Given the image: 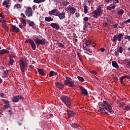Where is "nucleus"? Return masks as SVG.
I'll return each mask as SVG.
<instances>
[{
    "instance_id": "1",
    "label": "nucleus",
    "mask_w": 130,
    "mask_h": 130,
    "mask_svg": "<svg viewBox=\"0 0 130 130\" xmlns=\"http://www.w3.org/2000/svg\"><path fill=\"white\" fill-rule=\"evenodd\" d=\"M98 110L101 113H108V112L111 114L114 113V111L112 109V107L106 101H104L103 104L99 106Z\"/></svg>"
},
{
    "instance_id": "2",
    "label": "nucleus",
    "mask_w": 130,
    "mask_h": 130,
    "mask_svg": "<svg viewBox=\"0 0 130 130\" xmlns=\"http://www.w3.org/2000/svg\"><path fill=\"white\" fill-rule=\"evenodd\" d=\"M60 100L64 103V104H65L68 108H71L72 106V101H71V99H70L69 96L62 95L60 96Z\"/></svg>"
},
{
    "instance_id": "3",
    "label": "nucleus",
    "mask_w": 130,
    "mask_h": 130,
    "mask_svg": "<svg viewBox=\"0 0 130 130\" xmlns=\"http://www.w3.org/2000/svg\"><path fill=\"white\" fill-rule=\"evenodd\" d=\"M20 68L22 73H25V70L28 69V64L26 60H20L19 61Z\"/></svg>"
},
{
    "instance_id": "4",
    "label": "nucleus",
    "mask_w": 130,
    "mask_h": 130,
    "mask_svg": "<svg viewBox=\"0 0 130 130\" xmlns=\"http://www.w3.org/2000/svg\"><path fill=\"white\" fill-rule=\"evenodd\" d=\"M66 80H64V85L72 87V88L75 87V83H74V81H72V78L71 77H66Z\"/></svg>"
},
{
    "instance_id": "5",
    "label": "nucleus",
    "mask_w": 130,
    "mask_h": 130,
    "mask_svg": "<svg viewBox=\"0 0 130 130\" xmlns=\"http://www.w3.org/2000/svg\"><path fill=\"white\" fill-rule=\"evenodd\" d=\"M34 41L37 46H39L40 45H44L46 44V41L45 40V39H43L41 40L38 38H36L35 39H34Z\"/></svg>"
},
{
    "instance_id": "6",
    "label": "nucleus",
    "mask_w": 130,
    "mask_h": 130,
    "mask_svg": "<svg viewBox=\"0 0 130 130\" xmlns=\"http://www.w3.org/2000/svg\"><path fill=\"white\" fill-rule=\"evenodd\" d=\"M102 15V10H101V7H99L98 9L92 12V16L93 18H97Z\"/></svg>"
},
{
    "instance_id": "7",
    "label": "nucleus",
    "mask_w": 130,
    "mask_h": 130,
    "mask_svg": "<svg viewBox=\"0 0 130 130\" xmlns=\"http://www.w3.org/2000/svg\"><path fill=\"white\" fill-rule=\"evenodd\" d=\"M25 43H29L30 44L31 47L33 50H35L36 49V45L35 44V42L31 39H28L26 40L25 41Z\"/></svg>"
},
{
    "instance_id": "8",
    "label": "nucleus",
    "mask_w": 130,
    "mask_h": 130,
    "mask_svg": "<svg viewBox=\"0 0 130 130\" xmlns=\"http://www.w3.org/2000/svg\"><path fill=\"white\" fill-rule=\"evenodd\" d=\"M123 37V35H122V34H119L118 35H114L113 37V40H112V41L113 42H115V43H116V41L117 40L118 41H121V39Z\"/></svg>"
},
{
    "instance_id": "9",
    "label": "nucleus",
    "mask_w": 130,
    "mask_h": 130,
    "mask_svg": "<svg viewBox=\"0 0 130 130\" xmlns=\"http://www.w3.org/2000/svg\"><path fill=\"white\" fill-rule=\"evenodd\" d=\"M25 14L28 18L32 17V16H33L32 8H31V7H28L25 11Z\"/></svg>"
},
{
    "instance_id": "10",
    "label": "nucleus",
    "mask_w": 130,
    "mask_h": 130,
    "mask_svg": "<svg viewBox=\"0 0 130 130\" xmlns=\"http://www.w3.org/2000/svg\"><path fill=\"white\" fill-rule=\"evenodd\" d=\"M67 12H69L70 14H73L76 13L77 9H75L74 7H72V6L69 5L66 10Z\"/></svg>"
},
{
    "instance_id": "11",
    "label": "nucleus",
    "mask_w": 130,
    "mask_h": 130,
    "mask_svg": "<svg viewBox=\"0 0 130 130\" xmlns=\"http://www.w3.org/2000/svg\"><path fill=\"white\" fill-rule=\"evenodd\" d=\"M20 99H21V100H23L24 98L20 95H16L12 98V101L13 103H17V102H19V100H20Z\"/></svg>"
},
{
    "instance_id": "12",
    "label": "nucleus",
    "mask_w": 130,
    "mask_h": 130,
    "mask_svg": "<svg viewBox=\"0 0 130 130\" xmlns=\"http://www.w3.org/2000/svg\"><path fill=\"white\" fill-rule=\"evenodd\" d=\"M56 17H58L60 20L64 19L66 18V13L60 12L59 11H58L57 14L56 15Z\"/></svg>"
},
{
    "instance_id": "13",
    "label": "nucleus",
    "mask_w": 130,
    "mask_h": 130,
    "mask_svg": "<svg viewBox=\"0 0 130 130\" xmlns=\"http://www.w3.org/2000/svg\"><path fill=\"white\" fill-rule=\"evenodd\" d=\"M79 88L80 90H81V93L83 94V95H84V96L88 95V91H87V89L82 86H79Z\"/></svg>"
},
{
    "instance_id": "14",
    "label": "nucleus",
    "mask_w": 130,
    "mask_h": 130,
    "mask_svg": "<svg viewBox=\"0 0 130 130\" xmlns=\"http://www.w3.org/2000/svg\"><path fill=\"white\" fill-rule=\"evenodd\" d=\"M58 13V10L56 9H54L49 12V15H50V16H55L56 17V15H57Z\"/></svg>"
},
{
    "instance_id": "15",
    "label": "nucleus",
    "mask_w": 130,
    "mask_h": 130,
    "mask_svg": "<svg viewBox=\"0 0 130 130\" xmlns=\"http://www.w3.org/2000/svg\"><path fill=\"white\" fill-rule=\"evenodd\" d=\"M55 86L56 87L59 89V90H62V89H63L64 87V84H62L58 82L55 83Z\"/></svg>"
},
{
    "instance_id": "16",
    "label": "nucleus",
    "mask_w": 130,
    "mask_h": 130,
    "mask_svg": "<svg viewBox=\"0 0 130 130\" xmlns=\"http://www.w3.org/2000/svg\"><path fill=\"white\" fill-rule=\"evenodd\" d=\"M115 7H116V4H114V3L110 5L109 6L107 7V10L108 11H111V10H114L115 9Z\"/></svg>"
},
{
    "instance_id": "17",
    "label": "nucleus",
    "mask_w": 130,
    "mask_h": 130,
    "mask_svg": "<svg viewBox=\"0 0 130 130\" xmlns=\"http://www.w3.org/2000/svg\"><path fill=\"white\" fill-rule=\"evenodd\" d=\"M50 26L52 27V28L56 29V30H59V24H57L55 23H52L50 24Z\"/></svg>"
},
{
    "instance_id": "18",
    "label": "nucleus",
    "mask_w": 130,
    "mask_h": 130,
    "mask_svg": "<svg viewBox=\"0 0 130 130\" xmlns=\"http://www.w3.org/2000/svg\"><path fill=\"white\" fill-rule=\"evenodd\" d=\"M11 29L12 31H13V32H15V33H18V32H20V29L16 25H12Z\"/></svg>"
},
{
    "instance_id": "19",
    "label": "nucleus",
    "mask_w": 130,
    "mask_h": 130,
    "mask_svg": "<svg viewBox=\"0 0 130 130\" xmlns=\"http://www.w3.org/2000/svg\"><path fill=\"white\" fill-rule=\"evenodd\" d=\"M67 113L69 118H71V117H73V116H75V113L71 110H67Z\"/></svg>"
},
{
    "instance_id": "20",
    "label": "nucleus",
    "mask_w": 130,
    "mask_h": 130,
    "mask_svg": "<svg viewBox=\"0 0 130 130\" xmlns=\"http://www.w3.org/2000/svg\"><path fill=\"white\" fill-rule=\"evenodd\" d=\"M10 73V70H7L6 71H5L3 74V78H8V75H9V73Z\"/></svg>"
},
{
    "instance_id": "21",
    "label": "nucleus",
    "mask_w": 130,
    "mask_h": 130,
    "mask_svg": "<svg viewBox=\"0 0 130 130\" xmlns=\"http://www.w3.org/2000/svg\"><path fill=\"white\" fill-rule=\"evenodd\" d=\"M91 46H84L83 48L84 50H86V51H88L90 53H92V50L90 48Z\"/></svg>"
},
{
    "instance_id": "22",
    "label": "nucleus",
    "mask_w": 130,
    "mask_h": 130,
    "mask_svg": "<svg viewBox=\"0 0 130 130\" xmlns=\"http://www.w3.org/2000/svg\"><path fill=\"white\" fill-rule=\"evenodd\" d=\"M112 64L113 68H115V69H119V66H118V64L116 61H113L112 62Z\"/></svg>"
},
{
    "instance_id": "23",
    "label": "nucleus",
    "mask_w": 130,
    "mask_h": 130,
    "mask_svg": "<svg viewBox=\"0 0 130 130\" xmlns=\"http://www.w3.org/2000/svg\"><path fill=\"white\" fill-rule=\"evenodd\" d=\"M56 75H57V73L53 71H51L49 73V77H50V78H51V77H53V76H55Z\"/></svg>"
},
{
    "instance_id": "24",
    "label": "nucleus",
    "mask_w": 130,
    "mask_h": 130,
    "mask_svg": "<svg viewBox=\"0 0 130 130\" xmlns=\"http://www.w3.org/2000/svg\"><path fill=\"white\" fill-rule=\"evenodd\" d=\"M9 52V51L6 49H3L0 50V55H4L5 53H8Z\"/></svg>"
},
{
    "instance_id": "25",
    "label": "nucleus",
    "mask_w": 130,
    "mask_h": 130,
    "mask_svg": "<svg viewBox=\"0 0 130 130\" xmlns=\"http://www.w3.org/2000/svg\"><path fill=\"white\" fill-rule=\"evenodd\" d=\"M84 14H87L88 13V6H87V4L84 3Z\"/></svg>"
},
{
    "instance_id": "26",
    "label": "nucleus",
    "mask_w": 130,
    "mask_h": 130,
    "mask_svg": "<svg viewBox=\"0 0 130 130\" xmlns=\"http://www.w3.org/2000/svg\"><path fill=\"white\" fill-rule=\"evenodd\" d=\"M45 20L46 22H51L52 21H53V18H51V17H46L45 18Z\"/></svg>"
},
{
    "instance_id": "27",
    "label": "nucleus",
    "mask_w": 130,
    "mask_h": 130,
    "mask_svg": "<svg viewBox=\"0 0 130 130\" xmlns=\"http://www.w3.org/2000/svg\"><path fill=\"white\" fill-rule=\"evenodd\" d=\"M91 43H92V41L89 40H86L85 42L86 46H91Z\"/></svg>"
},
{
    "instance_id": "28",
    "label": "nucleus",
    "mask_w": 130,
    "mask_h": 130,
    "mask_svg": "<svg viewBox=\"0 0 130 130\" xmlns=\"http://www.w3.org/2000/svg\"><path fill=\"white\" fill-rule=\"evenodd\" d=\"M38 72L39 75H41V76H44L45 74H44V71H43V69H38Z\"/></svg>"
},
{
    "instance_id": "29",
    "label": "nucleus",
    "mask_w": 130,
    "mask_h": 130,
    "mask_svg": "<svg viewBox=\"0 0 130 130\" xmlns=\"http://www.w3.org/2000/svg\"><path fill=\"white\" fill-rule=\"evenodd\" d=\"M9 62L10 66H13V64L14 63V62H15V60H14V59H13V57L12 56L10 57V60Z\"/></svg>"
},
{
    "instance_id": "30",
    "label": "nucleus",
    "mask_w": 130,
    "mask_h": 130,
    "mask_svg": "<svg viewBox=\"0 0 130 130\" xmlns=\"http://www.w3.org/2000/svg\"><path fill=\"white\" fill-rule=\"evenodd\" d=\"M124 13V11L122 9H120L119 11H118L117 14L118 16H120L122 15Z\"/></svg>"
},
{
    "instance_id": "31",
    "label": "nucleus",
    "mask_w": 130,
    "mask_h": 130,
    "mask_svg": "<svg viewBox=\"0 0 130 130\" xmlns=\"http://www.w3.org/2000/svg\"><path fill=\"white\" fill-rule=\"evenodd\" d=\"M16 9H17L18 10H19V9H21V5L19 4H16L14 7V10Z\"/></svg>"
},
{
    "instance_id": "32",
    "label": "nucleus",
    "mask_w": 130,
    "mask_h": 130,
    "mask_svg": "<svg viewBox=\"0 0 130 130\" xmlns=\"http://www.w3.org/2000/svg\"><path fill=\"white\" fill-rule=\"evenodd\" d=\"M44 2H45V0H34V3H36V4H40Z\"/></svg>"
},
{
    "instance_id": "33",
    "label": "nucleus",
    "mask_w": 130,
    "mask_h": 130,
    "mask_svg": "<svg viewBox=\"0 0 130 130\" xmlns=\"http://www.w3.org/2000/svg\"><path fill=\"white\" fill-rule=\"evenodd\" d=\"M10 104H6V105H5L4 106H3V109L4 110H6V109H9V108H10Z\"/></svg>"
},
{
    "instance_id": "34",
    "label": "nucleus",
    "mask_w": 130,
    "mask_h": 130,
    "mask_svg": "<svg viewBox=\"0 0 130 130\" xmlns=\"http://www.w3.org/2000/svg\"><path fill=\"white\" fill-rule=\"evenodd\" d=\"M21 22L23 25V26L26 27V25H27V23L26 22V19L22 18Z\"/></svg>"
},
{
    "instance_id": "35",
    "label": "nucleus",
    "mask_w": 130,
    "mask_h": 130,
    "mask_svg": "<svg viewBox=\"0 0 130 130\" xmlns=\"http://www.w3.org/2000/svg\"><path fill=\"white\" fill-rule=\"evenodd\" d=\"M118 104H119V107H123L124 105H125V103L122 102H119Z\"/></svg>"
},
{
    "instance_id": "36",
    "label": "nucleus",
    "mask_w": 130,
    "mask_h": 130,
    "mask_svg": "<svg viewBox=\"0 0 130 130\" xmlns=\"http://www.w3.org/2000/svg\"><path fill=\"white\" fill-rule=\"evenodd\" d=\"M57 44H58L59 47H61V48H64V45L62 43H57Z\"/></svg>"
},
{
    "instance_id": "37",
    "label": "nucleus",
    "mask_w": 130,
    "mask_h": 130,
    "mask_svg": "<svg viewBox=\"0 0 130 130\" xmlns=\"http://www.w3.org/2000/svg\"><path fill=\"white\" fill-rule=\"evenodd\" d=\"M77 79L80 81V82H84L85 80L84 79V78L80 76L77 77Z\"/></svg>"
},
{
    "instance_id": "38",
    "label": "nucleus",
    "mask_w": 130,
    "mask_h": 130,
    "mask_svg": "<svg viewBox=\"0 0 130 130\" xmlns=\"http://www.w3.org/2000/svg\"><path fill=\"white\" fill-rule=\"evenodd\" d=\"M1 101L4 102L5 104H10V102L8 101L7 100L1 99Z\"/></svg>"
},
{
    "instance_id": "39",
    "label": "nucleus",
    "mask_w": 130,
    "mask_h": 130,
    "mask_svg": "<svg viewBox=\"0 0 130 130\" xmlns=\"http://www.w3.org/2000/svg\"><path fill=\"white\" fill-rule=\"evenodd\" d=\"M111 2H112V3H113V4H114L115 5L119 3V1H118V0H111Z\"/></svg>"
},
{
    "instance_id": "40",
    "label": "nucleus",
    "mask_w": 130,
    "mask_h": 130,
    "mask_svg": "<svg viewBox=\"0 0 130 130\" xmlns=\"http://www.w3.org/2000/svg\"><path fill=\"white\" fill-rule=\"evenodd\" d=\"M118 51L120 53H122V51H123L122 47H119V49H118Z\"/></svg>"
},
{
    "instance_id": "41",
    "label": "nucleus",
    "mask_w": 130,
    "mask_h": 130,
    "mask_svg": "<svg viewBox=\"0 0 130 130\" xmlns=\"http://www.w3.org/2000/svg\"><path fill=\"white\" fill-rule=\"evenodd\" d=\"M28 25L30 27H33V26H35V23H34L33 21H31L30 22H29Z\"/></svg>"
},
{
    "instance_id": "42",
    "label": "nucleus",
    "mask_w": 130,
    "mask_h": 130,
    "mask_svg": "<svg viewBox=\"0 0 130 130\" xmlns=\"http://www.w3.org/2000/svg\"><path fill=\"white\" fill-rule=\"evenodd\" d=\"M124 79V77L123 76H122L120 79V83L121 84H123V79Z\"/></svg>"
},
{
    "instance_id": "43",
    "label": "nucleus",
    "mask_w": 130,
    "mask_h": 130,
    "mask_svg": "<svg viewBox=\"0 0 130 130\" xmlns=\"http://www.w3.org/2000/svg\"><path fill=\"white\" fill-rule=\"evenodd\" d=\"M72 127L74 128H77V127H79V125H78L77 123L74 124L72 125Z\"/></svg>"
},
{
    "instance_id": "44",
    "label": "nucleus",
    "mask_w": 130,
    "mask_h": 130,
    "mask_svg": "<svg viewBox=\"0 0 130 130\" xmlns=\"http://www.w3.org/2000/svg\"><path fill=\"white\" fill-rule=\"evenodd\" d=\"M3 27L4 28V29H8V25H7V23L5 22V23H3Z\"/></svg>"
},
{
    "instance_id": "45",
    "label": "nucleus",
    "mask_w": 130,
    "mask_h": 130,
    "mask_svg": "<svg viewBox=\"0 0 130 130\" xmlns=\"http://www.w3.org/2000/svg\"><path fill=\"white\" fill-rule=\"evenodd\" d=\"M69 5H70V2H69L63 3V6H64V7H67V6H69Z\"/></svg>"
},
{
    "instance_id": "46",
    "label": "nucleus",
    "mask_w": 130,
    "mask_h": 130,
    "mask_svg": "<svg viewBox=\"0 0 130 130\" xmlns=\"http://www.w3.org/2000/svg\"><path fill=\"white\" fill-rule=\"evenodd\" d=\"M91 74H93V75H97V71L94 70L90 71Z\"/></svg>"
},
{
    "instance_id": "47",
    "label": "nucleus",
    "mask_w": 130,
    "mask_h": 130,
    "mask_svg": "<svg viewBox=\"0 0 130 130\" xmlns=\"http://www.w3.org/2000/svg\"><path fill=\"white\" fill-rule=\"evenodd\" d=\"M5 95L4 94V93L1 92L0 93V97H2V98H5Z\"/></svg>"
},
{
    "instance_id": "48",
    "label": "nucleus",
    "mask_w": 130,
    "mask_h": 130,
    "mask_svg": "<svg viewBox=\"0 0 130 130\" xmlns=\"http://www.w3.org/2000/svg\"><path fill=\"white\" fill-rule=\"evenodd\" d=\"M129 109H130L129 106H127L125 107V109H124L125 110H127H127H129Z\"/></svg>"
},
{
    "instance_id": "49",
    "label": "nucleus",
    "mask_w": 130,
    "mask_h": 130,
    "mask_svg": "<svg viewBox=\"0 0 130 130\" xmlns=\"http://www.w3.org/2000/svg\"><path fill=\"white\" fill-rule=\"evenodd\" d=\"M83 20L85 21V22H87L88 20H89V18H88V17H85L83 18Z\"/></svg>"
},
{
    "instance_id": "50",
    "label": "nucleus",
    "mask_w": 130,
    "mask_h": 130,
    "mask_svg": "<svg viewBox=\"0 0 130 130\" xmlns=\"http://www.w3.org/2000/svg\"><path fill=\"white\" fill-rule=\"evenodd\" d=\"M3 6H6L7 5H8V2H7V1H4L3 3Z\"/></svg>"
},
{
    "instance_id": "51",
    "label": "nucleus",
    "mask_w": 130,
    "mask_h": 130,
    "mask_svg": "<svg viewBox=\"0 0 130 130\" xmlns=\"http://www.w3.org/2000/svg\"><path fill=\"white\" fill-rule=\"evenodd\" d=\"M123 76L124 79H130V76H129L128 75H124Z\"/></svg>"
},
{
    "instance_id": "52",
    "label": "nucleus",
    "mask_w": 130,
    "mask_h": 130,
    "mask_svg": "<svg viewBox=\"0 0 130 130\" xmlns=\"http://www.w3.org/2000/svg\"><path fill=\"white\" fill-rule=\"evenodd\" d=\"M108 25H109V24L107 22H105L104 24H103V25L105 26V27H107V26H108Z\"/></svg>"
},
{
    "instance_id": "53",
    "label": "nucleus",
    "mask_w": 130,
    "mask_h": 130,
    "mask_svg": "<svg viewBox=\"0 0 130 130\" xmlns=\"http://www.w3.org/2000/svg\"><path fill=\"white\" fill-rule=\"evenodd\" d=\"M8 111L9 112L10 115H12V114H13V110H9Z\"/></svg>"
},
{
    "instance_id": "54",
    "label": "nucleus",
    "mask_w": 130,
    "mask_h": 130,
    "mask_svg": "<svg viewBox=\"0 0 130 130\" xmlns=\"http://www.w3.org/2000/svg\"><path fill=\"white\" fill-rule=\"evenodd\" d=\"M21 17H22V18H26V16H25V14H24L23 13H21L20 14Z\"/></svg>"
},
{
    "instance_id": "55",
    "label": "nucleus",
    "mask_w": 130,
    "mask_h": 130,
    "mask_svg": "<svg viewBox=\"0 0 130 130\" xmlns=\"http://www.w3.org/2000/svg\"><path fill=\"white\" fill-rule=\"evenodd\" d=\"M101 51L102 52H104V51H105V49H104V48H102L101 49Z\"/></svg>"
},
{
    "instance_id": "56",
    "label": "nucleus",
    "mask_w": 130,
    "mask_h": 130,
    "mask_svg": "<svg viewBox=\"0 0 130 130\" xmlns=\"http://www.w3.org/2000/svg\"><path fill=\"white\" fill-rule=\"evenodd\" d=\"M84 24H86V25H88L89 26H91V23L87 22H85Z\"/></svg>"
},
{
    "instance_id": "57",
    "label": "nucleus",
    "mask_w": 130,
    "mask_h": 130,
    "mask_svg": "<svg viewBox=\"0 0 130 130\" xmlns=\"http://www.w3.org/2000/svg\"><path fill=\"white\" fill-rule=\"evenodd\" d=\"M1 23L3 24L4 23H6V22L5 21V20H1Z\"/></svg>"
},
{
    "instance_id": "58",
    "label": "nucleus",
    "mask_w": 130,
    "mask_h": 130,
    "mask_svg": "<svg viewBox=\"0 0 130 130\" xmlns=\"http://www.w3.org/2000/svg\"><path fill=\"white\" fill-rule=\"evenodd\" d=\"M117 26H118V24H116L114 25V28H117Z\"/></svg>"
},
{
    "instance_id": "59",
    "label": "nucleus",
    "mask_w": 130,
    "mask_h": 130,
    "mask_svg": "<svg viewBox=\"0 0 130 130\" xmlns=\"http://www.w3.org/2000/svg\"><path fill=\"white\" fill-rule=\"evenodd\" d=\"M0 17L1 18H2V19H4V15H3V14L0 13Z\"/></svg>"
},
{
    "instance_id": "60",
    "label": "nucleus",
    "mask_w": 130,
    "mask_h": 130,
    "mask_svg": "<svg viewBox=\"0 0 130 130\" xmlns=\"http://www.w3.org/2000/svg\"><path fill=\"white\" fill-rule=\"evenodd\" d=\"M26 22H27V23H28V24L31 23V21L30 20H29V19H27L26 20Z\"/></svg>"
},
{
    "instance_id": "61",
    "label": "nucleus",
    "mask_w": 130,
    "mask_h": 130,
    "mask_svg": "<svg viewBox=\"0 0 130 130\" xmlns=\"http://www.w3.org/2000/svg\"><path fill=\"white\" fill-rule=\"evenodd\" d=\"M77 55L78 57H80L81 56V53H79V52H77Z\"/></svg>"
},
{
    "instance_id": "62",
    "label": "nucleus",
    "mask_w": 130,
    "mask_h": 130,
    "mask_svg": "<svg viewBox=\"0 0 130 130\" xmlns=\"http://www.w3.org/2000/svg\"><path fill=\"white\" fill-rule=\"evenodd\" d=\"M126 23H130V18L129 19H127L126 21H125Z\"/></svg>"
},
{
    "instance_id": "63",
    "label": "nucleus",
    "mask_w": 130,
    "mask_h": 130,
    "mask_svg": "<svg viewBox=\"0 0 130 130\" xmlns=\"http://www.w3.org/2000/svg\"><path fill=\"white\" fill-rule=\"evenodd\" d=\"M124 24H126L125 21L122 22V25H124Z\"/></svg>"
},
{
    "instance_id": "64",
    "label": "nucleus",
    "mask_w": 130,
    "mask_h": 130,
    "mask_svg": "<svg viewBox=\"0 0 130 130\" xmlns=\"http://www.w3.org/2000/svg\"><path fill=\"white\" fill-rule=\"evenodd\" d=\"M18 123L19 125H21L22 124V123H21L20 122H18Z\"/></svg>"
}]
</instances>
